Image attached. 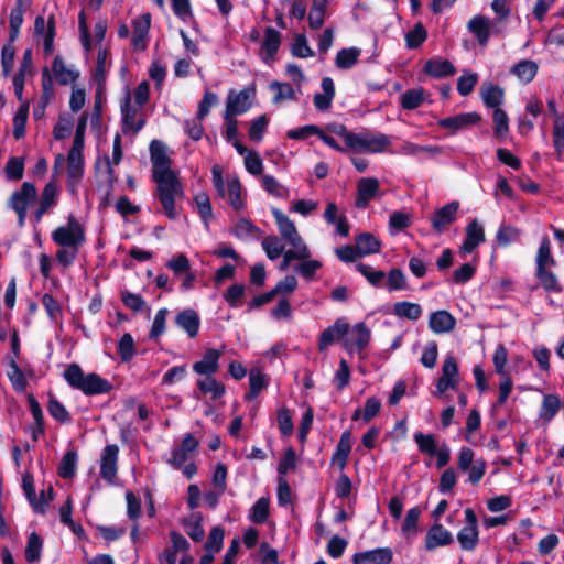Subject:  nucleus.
Wrapping results in <instances>:
<instances>
[{"mask_svg":"<svg viewBox=\"0 0 564 564\" xmlns=\"http://www.w3.org/2000/svg\"><path fill=\"white\" fill-rule=\"evenodd\" d=\"M356 247L359 256H368L380 251L379 240L371 234L365 232L356 238Z\"/></svg>","mask_w":564,"mask_h":564,"instance_id":"nucleus-37","label":"nucleus"},{"mask_svg":"<svg viewBox=\"0 0 564 564\" xmlns=\"http://www.w3.org/2000/svg\"><path fill=\"white\" fill-rule=\"evenodd\" d=\"M29 115V104L24 102L20 106L13 118V135L17 140L25 134V124Z\"/></svg>","mask_w":564,"mask_h":564,"instance_id":"nucleus-50","label":"nucleus"},{"mask_svg":"<svg viewBox=\"0 0 564 564\" xmlns=\"http://www.w3.org/2000/svg\"><path fill=\"white\" fill-rule=\"evenodd\" d=\"M553 143L558 154L564 151V119L556 117L553 127Z\"/></svg>","mask_w":564,"mask_h":564,"instance_id":"nucleus-64","label":"nucleus"},{"mask_svg":"<svg viewBox=\"0 0 564 564\" xmlns=\"http://www.w3.org/2000/svg\"><path fill=\"white\" fill-rule=\"evenodd\" d=\"M153 180L158 185L156 194L165 215L175 219L178 216L176 200L184 195L183 186L171 170V160L166 154L165 145L154 140L150 144Z\"/></svg>","mask_w":564,"mask_h":564,"instance_id":"nucleus-1","label":"nucleus"},{"mask_svg":"<svg viewBox=\"0 0 564 564\" xmlns=\"http://www.w3.org/2000/svg\"><path fill=\"white\" fill-rule=\"evenodd\" d=\"M194 202L196 204L197 210H198L203 221L207 226L209 220L213 218V209H212L209 196L204 192L198 193L195 196Z\"/></svg>","mask_w":564,"mask_h":564,"instance_id":"nucleus-57","label":"nucleus"},{"mask_svg":"<svg viewBox=\"0 0 564 564\" xmlns=\"http://www.w3.org/2000/svg\"><path fill=\"white\" fill-rule=\"evenodd\" d=\"M453 536L442 524H434L427 532L425 538V547L434 550L438 546L449 545Z\"/></svg>","mask_w":564,"mask_h":564,"instance_id":"nucleus-26","label":"nucleus"},{"mask_svg":"<svg viewBox=\"0 0 564 564\" xmlns=\"http://www.w3.org/2000/svg\"><path fill=\"white\" fill-rule=\"evenodd\" d=\"M480 95L484 104L489 108H500L503 101V89L491 83H484L480 88Z\"/></svg>","mask_w":564,"mask_h":564,"instance_id":"nucleus-30","label":"nucleus"},{"mask_svg":"<svg viewBox=\"0 0 564 564\" xmlns=\"http://www.w3.org/2000/svg\"><path fill=\"white\" fill-rule=\"evenodd\" d=\"M322 89L323 93L315 94L313 101L314 106L318 110L324 111L329 109L332 101L335 97V86L333 79L329 77H324L322 79Z\"/></svg>","mask_w":564,"mask_h":564,"instance_id":"nucleus-29","label":"nucleus"},{"mask_svg":"<svg viewBox=\"0 0 564 564\" xmlns=\"http://www.w3.org/2000/svg\"><path fill=\"white\" fill-rule=\"evenodd\" d=\"M118 454L119 447L116 444L107 445L101 454L100 475L109 482H112L117 475Z\"/></svg>","mask_w":564,"mask_h":564,"instance_id":"nucleus-12","label":"nucleus"},{"mask_svg":"<svg viewBox=\"0 0 564 564\" xmlns=\"http://www.w3.org/2000/svg\"><path fill=\"white\" fill-rule=\"evenodd\" d=\"M494 131L496 137L501 138L507 134L509 130V119L507 113L501 109H494Z\"/></svg>","mask_w":564,"mask_h":564,"instance_id":"nucleus-62","label":"nucleus"},{"mask_svg":"<svg viewBox=\"0 0 564 564\" xmlns=\"http://www.w3.org/2000/svg\"><path fill=\"white\" fill-rule=\"evenodd\" d=\"M76 466L77 454L74 451H68L59 462L58 475L65 479L72 478L75 475Z\"/></svg>","mask_w":564,"mask_h":564,"instance_id":"nucleus-48","label":"nucleus"},{"mask_svg":"<svg viewBox=\"0 0 564 564\" xmlns=\"http://www.w3.org/2000/svg\"><path fill=\"white\" fill-rule=\"evenodd\" d=\"M227 191L230 205L239 210L243 207L241 198V184L237 177L229 178L227 181Z\"/></svg>","mask_w":564,"mask_h":564,"instance_id":"nucleus-51","label":"nucleus"},{"mask_svg":"<svg viewBox=\"0 0 564 564\" xmlns=\"http://www.w3.org/2000/svg\"><path fill=\"white\" fill-rule=\"evenodd\" d=\"M429 327L435 334L451 333L456 327V318L447 311H435L430 315Z\"/></svg>","mask_w":564,"mask_h":564,"instance_id":"nucleus-20","label":"nucleus"},{"mask_svg":"<svg viewBox=\"0 0 564 564\" xmlns=\"http://www.w3.org/2000/svg\"><path fill=\"white\" fill-rule=\"evenodd\" d=\"M358 272H360L368 282L373 286H380L386 278V273L381 270H375L372 267L359 263L356 265Z\"/></svg>","mask_w":564,"mask_h":564,"instance_id":"nucleus-60","label":"nucleus"},{"mask_svg":"<svg viewBox=\"0 0 564 564\" xmlns=\"http://www.w3.org/2000/svg\"><path fill=\"white\" fill-rule=\"evenodd\" d=\"M26 4L17 2L10 13V41L13 42L18 39L20 28L23 23V15Z\"/></svg>","mask_w":564,"mask_h":564,"instance_id":"nucleus-40","label":"nucleus"},{"mask_svg":"<svg viewBox=\"0 0 564 564\" xmlns=\"http://www.w3.org/2000/svg\"><path fill=\"white\" fill-rule=\"evenodd\" d=\"M24 172V160L19 156L9 159L6 164L4 173L8 180L19 181L23 177Z\"/></svg>","mask_w":564,"mask_h":564,"instance_id":"nucleus-55","label":"nucleus"},{"mask_svg":"<svg viewBox=\"0 0 564 564\" xmlns=\"http://www.w3.org/2000/svg\"><path fill=\"white\" fill-rule=\"evenodd\" d=\"M521 236V230L513 226L502 225L497 231L496 238L500 246H508L509 243L517 241Z\"/></svg>","mask_w":564,"mask_h":564,"instance_id":"nucleus-59","label":"nucleus"},{"mask_svg":"<svg viewBox=\"0 0 564 564\" xmlns=\"http://www.w3.org/2000/svg\"><path fill=\"white\" fill-rule=\"evenodd\" d=\"M109 66V52L107 48H100L97 54V63L94 73V79L98 86L104 85Z\"/></svg>","mask_w":564,"mask_h":564,"instance_id":"nucleus-41","label":"nucleus"},{"mask_svg":"<svg viewBox=\"0 0 564 564\" xmlns=\"http://www.w3.org/2000/svg\"><path fill=\"white\" fill-rule=\"evenodd\" d=\"M511 72L523 83H530L536 75L538 64L533 61L524 59L516 64Z\"/></svg>","mask_w":564,"mask_h":564,"instance_id":"nucleus-38","label":"nucleus"},{"mask_svg":"<svg viewBox=\"0 0 564 564\" xmlns=\"http://www.w3.org/2000/svg\"><path fill=\"white\" fill-rule=\"evenodd\" d=\"M74 126V118L69 115H61L53 129V135L56 140H64L69 137Z\"/></svg>","mask_w":564,"mask_h":564,"instance_id":"nucleus-53","label":"nucleus"},{"mask_svg":"<svg viewBox=\"0 0 564 564\" xmlns=\"http://www.w3.org/2000/svg\"><path fill=\"white\" fill-rule=\"evenodd\" d=\"M348 137L346 147L359 152L379 153L391 144L390 138L383 133L351 132Z\"/></svg>","mask_w":564,"mask_h":564,"instance_id":"nucleus-4","label":"nucleus"},{"mask_svg":"<svg viewBox=\"0 0 564 564\" xmlns=\"http://www.w3.org/2000/svg\"><path fill=\"white\" fill-rule=\"evenodd\" d=\"M48 413L61 423L70 422L72 417L66 408L55 398L51 397L47 405Z\"/></svg>","mask_w":564,"mask_h":564,"instance_id":"nucleus-61","label":"nucleus"},{"mask_svg":"<svg viewBox=\"0 0 564 564\" xmlns=\"http://www.w3.org/2000/svg\"><path fill=\"white\" fill-rule=\"evenodd\" d=\"M426 91L419 87L404 91L400 96V102L403 109L413 110L419 108L427 98Z\"/></svg>","mask_w":564,"mask_h":564,"instance_id":"nucleus-33","label":"nucleus"},{"mask_svg":"<svg viewBox=\"0 0 564 564\" xmlns=\"http://www.w3.org/2000/svg\"><path fill=\"white\" fill-rule=\"evenodd\" d=\"M252 94L249 89H242L239 93L230 90L226 101L225 115L237 116L247 112L251 107Z\"/></svg>","mask_w":564,"mask_h":564,"instance_id":"nucleus-11","label":"nucleus"},{"mask_svg":"<svg viewBox=\"0 0 564 564\" xmlns=\"http://www.w3.org/2000/svg\"><path fill=\"white\" fill-rule=\"evenodd\" d=\"M267 383L265 376L260 370L252 369L249 375V392L246 394V400H253Z\"/></svg>","mask_w":564,"mask_h":564,"instance_id":"nucleus-44","label":"nucleus"},{"mask_svg":"<svg viewBox=\"0 0 564 564\" xmlns=\"http://www.w3.org/2000/svg\"><path fill=\"white\" fill-rule=\"evenodd\" d=\"M58 187L54 181L48 182L42 191L40 204L34 212L36 223L42 220V217L57 204Z\"/></svg>","mask_w":564,"mask_h":564,"instance_id":"nucleus-15","label":"nucleus"},{"mask_svg":"<svg viewBox=\"0 0 564 564\" xmlns=\"http://www.w3.org/2000/svg\"><path fill=\"white\" fill-rule=\"evenodd\" d=\"M283 260L279 265L280 271H285L293 260H306L311 257L307 246L292 247L288 251H283Z\"/></svg>","mask_w":564,"mask_h":564,"instance_id":"nucleus-45","label":"nucleus"},{"mask_svg":"<svg viewBox=\"0 0 564 564\" xmlns=\"http://www.w3.org/2000/svg\"><path fill=\"white\" fill-rule=\"evenodd\" d=\"M561 408L560 398L555 394H546L543 398L540 409V419L550 422L558 412Z\"/></svg>","mask_w":564,"mask_h":564,"instance_id":"nucleus-39","label":"nucleus"},{"mask_svg":"<svg viewBox=\"0 0 564 564\" xmlns=\"http://www.w3.org/2000/svg\"><path fill=\"white\" fill-rule=\"evenodd\" d=\"M66 382L86 395L109 393L112 384L95 372L85 373L77 364H70L63 373Z\"/></svg>","mask_w":564,"mask_h":564,"instance_id":"nucleus-2","label":"nucleus"},{"mask_svg":"<svg viewBox=\"0 0 564 564\" xmlns=\"http://www.w3.org/2000/svg\"><path fill=\"white\" fill-rule=\"evenodd\" d=\"M413 437L421 453L429 456H434L436 449L438 448L437 440L434 434L416 432Z\"/></svg>","mask_w":564,"mask_h":564,"instance_id":"nucleus-43","label":"nucleus"},{"mask_svg":"<svg viewBox=\"0 0 564 564\" xmlns=\"http://www.w3.org/2000/svg\"><path fill=\"white\" fill-rule=\"evenodd\" d=\"M167 314H169V311L165 307L160 308L156 312L153 323H152L151 330L149 333L150 339L156 340L164 333Z\"/></svg>","mask_w":564,"mask_h":564,"instance_id":"nucleus-58","label":"nucleus"},{"mask_svg":"<svg viewBox=\"0 0 564 564\" xmlns=\"http://www.w3.org/2000/svg\"><path fill=\"white\" fill-rule=\"evenodd\" d=\"M262 248L270 260H275L282 256L284 246L276 236H268L262 240Z\"/></svg>","mask_w":564,"mask_h":564,"instance_id":"nucleus-52","label":"nucleus"},{"mask_svg":"<svg viewBox=\"0 0 564 564\" xmlns=\"http://www.w3.org/2000/svg\"><path fill=\"white\" fill-rule=\"evenodd\" d=\"M379 194V181L375 177H364L357 184L356 207L366 208L371 199Z\"/></svg>","mask_w":564,"mask_h":564,"instance_id":"nucleus-14","label":"nucleus"},{"mask_svg":"<svg viewBox=\"0 0 564 564\" xmlns=\"http://www.w3.org/2000/svg\"><path fill=\"white\" fill-rule=\"evenodd\" d=\"M270 88L274 91V102H282L295 98V91L293 87L288 83L273 82L270 85Z\"/></svg>","mask_w":564,"mask_h":564,"instance_id":"nucleus-56","label":"nucleus"},{"mask_svg":"<svg viewBox=\"0 0 564 564\" xmlns=\"http://www.w3.org/2000/svg\"><path fill=\"white\" fill-rule=\"evenodd\" d=\"M221 351L214 348L205 350L203 358L193 365V371L199 376H213L219 369Z\"/></svg>","mask_w":564,"mask_h":564,"instance_id":"nucleus-16","label":"nucleus"},{"mask_svg":"<svg viewBox=\"0 0 564 564\" xmlns=\"http://www.w3.org/2000/svg\"><path fill=\"white\" fill-rule=\"evenodd\" d=\"M175 324L182 328L189 338H195L199 332L200 318L195 310L186 308L175 316Z\"/></svg>","mask_w":564,"mask_h":564,"instance_id":"nucleus-18","label":"nucleus"},{"mask_svg":"<svg viewBox=\"0 0 564 564\" xmlns=\"http://www.w3.org/2000/svg\"><path fill=\"white\" fill-rule=\"evenodd\" d=\"M122 113V131L124 133L137 134L144 126L145 118L142 112V107L131 104V94L128 90L124 100L121 104Z\"/></svg>","mask_w":564,"mask_h":564,"instance_id":"nucleus-6","label":"nucleus"},{"mask_svg":"<svg viewBox=\"0 0 564 564\" xmlns=\"http://www.w3.org/2000/svg\"><path fill=\"white\" fill-rule=\"evenodd\" d=\"M269 498L262 497L258 499L250 510V521L257 524L265 522L269 517Z\"/></svg>","mask_w":564,"mask_h":564,"instance_id":"nucleus-47","label":"nucleus"},{"mask_svg":"<svg viewBox=\"0 0 564 564\" xmlns=\"http://www.w3.org/2000/svg\"><path fill=\"white\" fill-rule=\"evenodd\" d=\"M360 53L357 47L343 48L337 53L335 64L338 68L349 69L357 63Z\"/></svg>","mask_w":564,"mask_h":564,"instance_id":"nucleus-42","label":"nucleus"},{"mask_svg":"<svg viewBox=\"0 0 564 564\" xmlns=\"http://www.w3.org/2000/svg\"><path fill=\"white\" fill-rule=\"evenodd\" d=\"M370 340V330L364 323L356 324L352 329L348 330V337L344 340V347L347 350L357 348L364 349Z\"/></svg>","mask_w":564,"mask_h":564,"instance_id":"nucleus-23","label":"nucleus"},{"mask_svg":"<svg viewBox=\"0 0 564 564\" xmlns=\"http://www.w3.org/2000/svg\"><path fill=\"white\" fill-rule=\"evenodd\" d=\"M480 120L481 117L477 112L459 113L454 117L441 119L438 126L455 133L458 130L478 123Z\"/></svg>","mask_w":564,"mask_h":564,"instance_id":"nucleus-21","label":"nucleus"},{"mask_svg":"<svg viewBox=\"0 0 564 564\" xmlns=\"http://www.w3.org/2000/svg\"><path fill=\"white\" fill-rule=\"evenodd\" d=\"M41 551L42 540L35 532H32L28 539V544L25 547L26 561L30 563L37 562L41 557Z\"/></svg>","mask_w":564,"mask_h":564,"instance_id":"nucleus-54","label":"nucleus"},{"mask_svg":"<svg viewBox=\"0 0 564 564\" xmlns=\"http://www.w3.org/2000/svg\"><path fill=\"white\" fill-rule=\"evenodd\" d=\"M485 241V231L482 226L477 221L473 220L466 227V238L462 245V250L465 253H470L481 242Z\"/></svg>","mask_w":564,"mask_h":564,"instance_id":"nucleus-27","label":"nucleus"},{"mask_svg":"<svg viewBox=\"0 0 564 564\" xmlns=\"http://www.w3.org/2000/svg\"><path fill=\"white\" fill-rule=\"evenodd\" d=\"M85 230L74 215H69L64 226L52 232V240L58 246L80 247L85 242Z\"/></svg>","mask_w":564,"mask_h":564,"instance_id":"nucleus-5","label":"nucleus"},{"mask_svg":"<svg viewBox=\"0 0 564 564\" xmlns=\"http://www.w3.org/2000/svg\"><path fill=\"white\" fill-rule=\"evenodd\" d=\"M281 45V33L275 29L269 26L265 29L264 39L261 44L263 51V61L270 64L274 59V55Z\"/></svg>","mask_w":564,"mask_h":564,"instance_id":"nucleus-25","label":"nucleus"},{"mask_svg":"<svg viewBox=\"0 0 564 564\" xmlns=\"http://www.w3.org/2000/svg\"><path fill=\"white\" fill-rule=\"evenodd\" d=\"M197 388L204 394H210L213 400H217L225 394V386L223 382L216 380L213 376H204L197 380Z\"/></svg>","mask_w":564,"mask_h":564,"instance_id":"nucleus-32","label":"nucleus"},{"mask_svg":"<svg viewBox=\"0 0 564 564\" xmlns=\"http://www.w3.org/2000/svg\"><path fill=\"white\" fill-rule=\"evenodd\" d=\"M391 561L392 552L388 547L375 549L354 555L355 564H390Z\"/></svg>","mask_w":564,"mask_h":564,"instance_id":"nucleus-24","label":"nucleus"},{"mask_svg":"<svg viewBox=\"0 0 564 564\" xmlns=\"http://www.w3.org/2000/svg\"><path fill=\"white\" fill-rule=\"evenodd\" d=\"M184 529L186 534L195 542H200L204 539L205 531L202 525V518L199 514H193L184 521Z\"/></svg>","mask_w":564,"mask_h":564,"instance_id":"nucleus-46","label":"nucleus"},{"mask_svg":"<svg viewBox=\"0 0 564 564\" xmlns=\"http://www.w3.org/2000/svg\"><path fill=\"white\" fill-rule=\"evenodd\" d=\"M424 70L433 77H445L455 73L454 65L446 59H431L427 61Z\"/></svg>","mask_w":564,"mask_h":564,"instance_id":"nucleus-35","label":"nucleus"},{"mask_svg":"<svg viewBox=\"0 0 564 564\" xmlns=\"http://www.w3.org/2000/svg\"><path fill=\"white\" fill-rule=\"evenodd\" d=\"M37 191L34 184L24 182L18 191H14L7 200V207L13 210L18 217V226L23 227L28 208L35 202Z\"/></svg>","mask_w":564,"mask_h":564,"instance_id":"nucleus-3","label":"nucleus"},{"mask_svg":"<svg viewBox=\"0 0 564 564\" xmlns=\"http://www.w3.org/2000/svg\"><path fill=\"white\" fill-rule=\"evenodd\" d=\"M350 452L351 433L349 431H345L339 438L335 453L333 454L332 463L337 465L340 469H344Z\"/></svg>","mask_w":564,"mask_h":564,"instance_id":"nucleus-28","label":"nucleus"},{"mask_svg":"<svg viewBox=\"0 0 564 564\" xmlns=\"http://www.w3.org/2000/svg\"><path fill=\"white\" fill-rule=\"evenodd\" d=\"M52 70L56 80L61 85H68L74 83L79 74L75 69L67 67L61 56H56L52 64Z\"/></svg>","mask_w":564,"mask_h":564,"instance_id":"nucleus-31","label":"nucleus"},{"mask_svg":"<svg viewBox=\"0 0 564 564\" xmlns=\"http://www.w3.org/2000/svg\"><path fill=\"white\" fill-rule=\"evenodd\" d=\"M349 325L344 319H337L334 325L324 329L319 336L318 348L319 350L326 349L330 344L339 340L348 334Z\"/></svg>","mask_w":564,"mask_h":564,"instance_id":"nucleus-22","label":"nucleus"},{"mask_svg":"<svg viewBox=\"0 0 564 564\" xmlns=\"http://www.w3.org/2000/svg\"><path fill=\"white\" fill-rule=\"evenodd\" d=\"M465 527L458 532L457 540L466 551H473L478 543L477 517L473 509L465 510Z\"/></svg>","mask_w":564,"mask_h":564,"instance_id":"nucleus-9","label":"nucleus"},{"mask_svg":"<svg viewBox=\"0 0 564 564\" xmlns=\"http://www.w3.org/2000/svg\"><path fill=\"white\" fill-rule=\"evenodd\" d=\"M536 278L545 291L554 293L562 292L557 276L549 269L536 270Z\"/></svg>","mask_w":564,"mask_h":564,"instance_id":"nucleus-49","label":"nucleus"},{"mask_svg":"<svg viewBox=\"0 0 564 564\" xmlns=\"http://www.w3.org/2000/svg\"><path fill=\"white\" fill-rule=\"evenodd\" d=\"M197 446L198 441L192 434H186L181 446L172 451V456L167 459V463L176 469L181 468L189 455L197 449Z\"/></svg>","mask_w":564,"mask_h":564,"instance_id":"nucleus-13","label":"nucleus"},{"mask_svg":"<svg viewBox=\"0 0 564 564\" xmlns=\"http://www.w3.org/2000/svg\"><path fill=\"white\" fill-rule=\"evenodd\" d=\"M151 25V15L144 13L132 21V37L131 42L135 50H145L147 36Z\"/></svg>","mask_w":564,"mask_h":564,"instance_id":"nucleus-19","label":"nucleus"},{"mask_svg":"<svg viewBox=\"0 0 564 564\" xmlns=\"http://www.w3.org/2000/svg\"><path fill=\"white\" fill-rule=\"evenodd\" d=\"M272 214L274 216L282 238L285 239L291 245V247L306 246V243L303 241L302 237L297 232L294 223L286 215H284L279 209H273Z\"/></svg>","mask_w":564,"mask_h":564,"instance_id":"nucleus-10","label":"nucleus"},{"mask_svg":"<svg viewBox=\"0 0 564 564\" xmlns=\"http://www.w3.org/2000/svg\"><path fill=\"white\" fill-rule=\"evenodd\" d=\"M427 36V32L422 23L415 24L414 29L405 35L406 46L409 48L419 47Z\"/></svg>","mask_w":564,"mask_h":564,"instance_id":"nucleus-63","label":"nucleus"},{"mask_svg":"<svg viewBox=\"0 0 564 564\" xmlns=\"http://www.w3.org/2000/svg\"><path fill=\"white\" fill-rule=\"evenodd\" d=\"M83 149L72 145L67 154V187L72 194L76 193L84 175Z\"/></svg>","mask_w":564,"mask_h":564,"instance_id":"nucleus-7","label":"nucleus"},{"mask_svg":"<svg viewBox=\"0 0 564 564\" xmlns=\"http://www.w3.org/2000/svg\"><path fill=\"white\" fill-rule=\"evenodd\" d=\"M459 208L458 202H452L437 209L432 218V227L437 232H443L455 221Z\"/></svg>","mask_w":564,"mask_h":564,"instance_id":"nucleus-17","label":"nucleus"},{"mask_svg":"<svg viewBox=\"0 0 564 564\" xmlns=\"http://www.w3.org/2000/svg\"><path fill=\"white\" fill-rule=\"evenodd\" d=\"M536 270L550 269L556 264L555 259L551 253V242L550 239L545 236L542 238L540 247L536 253Z\"/></svg>","mask_w":564,"mask_h":564,"instance_id":"nucleus-34","label":"nucleus"},{"mask_svg":"<svg viewBox=\"0 0 564 564\" xmlns=\"http://www.w3.org/2000/svg\"><path fill=\"white\" fill-rule=\"evenodd\" d=\"M468 31L475 35L480 46L488 44L489 37L492 33H500L501 30L498 28L496 21H491L485 15H475L467 23Z\"/></svg>","mask_w":564,"mask_h":564,"instance_id":"nucleus-8","label":"nucleus"},{"mask_svg":"<svg viewBox=\"0 0 564 564\" xmlns=\"http://www.w3.org/2000/svg\"><path fill=\"white\" fill-rule=\"evenodd\" d=\"M393 312L398 317L417 321L423 311L420 304L403 301L394 304Z\"/></svg>","mask_w":564,"mask_h":564,"instance_id":"nucleus-36","label":"nucleus"}]
</instances>
